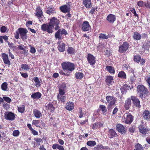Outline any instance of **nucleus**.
Listing matches in <instances>:
<instances>
[{
    "mask_svg": "<svg viewBox=\"0 0 150 150\" xmlns=\"http://www.w3.org/2000/svg\"><path fill=\"white\" fill-rule=\"evenodd\" d=\"M62 68L65 72L67 71L69 75H70L71 72L75 69L74 64L71 62H64L61 64Z\"/></svg>",
    "mask_w": 150,
    "mask_h": 150,
    "instance_id": "f257e3e1",
    "label": "nucleus"
},
{
    "mask_svg": "<svg viewBox=\"0 0 150 150\" xmlns=\"http://www.w3.org/2000/svg\"><path fill=\"white\" fill-rule=\"evenodd\" d=\"M107 102L108 103L107 109L110 112L112 110L116 102L115 98L112 96H108L106 97Z\"/></svg>",
    "mask_w": 150,
    "mask_h": 150,
    "instance_id": "f03ea898",
    "label": "nucleus"
},
{
    "mask_svg": "<svg viewBox=\"0 0 150 150\" xmlns=\"http://www.w3.org/2000/svg\"><path fill=\"white\" fill-rule=\"evenodd\" d=\"M137 92L139 97L141 98H143L144 95H147L149 93L147 89L142 85H139L138 86Z\"/></svg>",
    "mask_w": 150,
    "mask_h": 150,
    "instance_id": "7ed1b4c3",
    "label": "nucleus"
},
{
    "mask_svg": "<svg viewBox=\"0 0 150 150\" xmlns=\"http://www.w3.org/2000/svg\"><path fill=\"white\" fill-rule=\"evenodd\" d=\"M18 30L21 39L23 41H25L27 39V34L28 32V30L26 28H19Z\"/></svg>",
    "mask_w": 150,
    "mask_h": 150,
    "instance_id": "20e7f679",
    "label": "nucleus"
},
{
    "mask_svg": "<svg viewBox=\"0 0 150 150\" xmlns=\"http://www.w3.org/2000/svg\"><path fill=\"white\" fill-rule=\"evenodd\" d=\"M54 27L51 25L49 23L43 24L41 26V29L43 31H47L49 33H52L53 32Z\"/></svg>",
    "mask_w": 150,
    "mask_h": 150,
    "instance_id": "39448f33",
    "label": "nucleus"
},
{
    "mask_svg": "<svg viewBox=\"0 0 150 150\" xmlns=\"http://www.w3.org/2000/svg\"><path fill=\"white\" fill-rule=\"evenodd\" d=\"M59 23L60 21L58 19L56 18L53 17L50 20L49 23L54 27L55 26L54 29L57 30L60 28L59 26Z\"/></svg>",
    "mask_w": 150,
    "mask_h": 150,
    "instance_id": "423d86ee",
    "label": "nucleus"
},
{
    "mask_svg": "<svg viewBox=\"0 0 150 150\" xmlns=\"http://www.w3.org/2000/svg\"><path fill=\"white\" fill-rule=\"evenodd\" d=\"M129 45L127 42H125L119 46L118 51L120 53H125L129 48Z\"/></svg>",
    "mask_w": 150,
    "mask_h": 150,
    "instance_id": "0eeeda50",
    "label": "nucleus"
},
{
    "mask_svg": "<svg viewBox=\"0 0 150 150\" xmlns=\"http://www.w3.org/2000/svg\"><path fill=\"white\" fill-rule=\"evenodd\" d=\"M58 30L55 34V37L57 39L60 40L62 38V36L64 34L66 35L67 33L65 30L63 29L61 30V29Z\"/></svg>",
    "mask_w": 150,
    "mask_h": 150,
    "instance_id": "6e6552de",
    "label": "nucleus"
},
{
    "mask_svg": "<svg viewBox=\"0 0 150 150\" xmlns=\"http://www.w3.org/2000/svg\"><path fill=\"white\" fill-rule=\"evenodd\" d=\"M15 114L11 112H6L4 113L5 119L9 120H13L15 119Z\"/></svg>",
    "mask_w": 150,
    "mask_h": 150,
    "instance_id": "1a4fd4ad",
    "label": "nucleus"
},
{
    "mask_svg": "<svg viewBox=\"0 0 150 150\" xmlns=\"http://www.w3.org/2000/svg\"><path fill=\"white\" fill-rule=\"evenodd\" d=\"M1 56L4 62L5 66L8 65V67L11 64V63L9 59V58L7 54L5 53L1 54Z\"/></svg>",
    "mask_w": 150,
    "mask_h": 150,
    "instance_id": "9d476101",
    "label": "nucleus"
},
{
    "mask_svg": "<svg viewBox=\"0 0 150 150\" xmlns=\"http://www.w3.org/2000/svg\"><path fill=\"white\" fill-rule=\"evenodd\" d=\"M139 132L142 134L145 135L146 134H149L150 130L147 127L142 125H140L139 127Z\"/></svg>",
    "mask_w": 150,
    "mask_h": 150,
    "instance_id": "9b49d317",
    "label": "nucleus"
},
{
    "mask_svg": "<svg viewBox=\"0 0 150 150\" xmlns=\"http://www.w3.org/2000/svg\"><path fill=\"white\" fill-rule=\"evenodd\" d=\"M116 129L121 134H124L126 133V129L123 125L118 124L116 125Z\"/></svg>",
    "mask_w": 150,
    "mask_h": 150,
    "instance_id": "f8f14e48",
    "label": "nucleus"
},
{
    "mask_svg": "<svg viewBox=\"0 0 150 150\" xmlns=\"http://www.w3.org/2000/svg\"><path fill=\"white\" fill-rule=\"evenodd\" d=\"M91 28V26L87 21H83L81 25V30L84 31L89 30Z\"/></svg>",
    "mask_w": 150,
    "mask_h": 150,
    "instance_id": "ddd939ff",
    "label": "nucleus"
},
{
    "mask_svg": "<svg viewBox=\"0 0 150 150\" xmlns=\"http://www.w3.org/2000/svg\"><path fill=\"white\" fill-rule=\"evenodd\" d=\"M124 120L125 122L128 124H131L133 120V117L130 113L127 114Z\"/></svg>",
    "mask_w": 150,
    "mask_h": 150,
    "instance_id": "4468645a",
    "label": "nucleus"
},
{
    "mask_svg": "<svg viewBox=\"0 0 150 150\" xmlns=\"http://www.w3.org/2000/svg\"><path fill=\"white\" fill-rule=\"evenodd\" d=\"M96 58L91 54H88L87 57V59L91 65H93L96 63Z\"/></svg>",
    "mask_w": 150,
    "mask_h": 150,
    "instance_id": "2eb2a0df",
    "label": "nucleus"
},
{
    "mask_svg": "<svg viewBox=\"0 0 150 150\" xmlns=\"http://www.w3.org/2000/svg\"><path fill=\"white\" fill-rule=\"evenodd\" d=\"M35 14L38 18H41L43 16V12L40 6H38L36 8Z\"/></svg>",
    "mask_w": 150,
    "mask_h": 150,
    "instance_id": "dca6fc26",
    "label": "nucleus"
},
{
    "mask_svg": "<svg viewBox=\"0 0 150 150\" xmlns=\"http://www.w3.org/2000/svg\"><path fill=\"white\" fill-rule=\"evenodd\" d=\"M116 19L115 16L112 14H109L106 18L107 21L111 23H113L116 20Z\"/></svg>",
    "mask_w": 150,
    "mask_h": 150,
    "instance_id": "f3484780",
    "label": "nucleus"
},
{
    "mask_svg": "<svg viewBox=\"0 0 150 150\" xmlns=\"http://www.w3.org/2000/svg\"><path fill=\"white\" fill-rule=\"evenodd\" d=\"M60 9L62 12L64 13L69 12L71 10L70 7L66 5H63L60 7Z\"/></svg>",
    "mask_w": 150,
    "mask_h": 150,
    "instance_id": "a211bd4d",
    "label": "nucleus"
},
{
    "mask_svg": "<svg viewBox=\"0 0 150 150\" xmlns=\"http://www.w3.org/2000/svg\"><path fill=\"white\" fill-rule=\"evenodd\" d=\"M108 135L109 137L110 138L117 137L118 136L113 129H111L109 130L108 132Z\"/></svg>",
    "mask_w": 150,
    "mask_h": 150,
    "instance_id": "6ab92c4d",
    "label": "nucleus"
},
{
    "mask_svg": "<svg viewBox=\"0 0 150 150\" xmlns=\"http://www.w3.org/2000/svg\"><path fill=\"white\" fill-rule=\"evenodd\" d=\"M131 99L133 101V104L135 106L138 108L140 107V101L138 99L135 97L132 96Z\"/></svg>",
    "mask_w": 150,
    "mask_h": 150,
    "instance_id": "aec40b11",
    "label": "nucleus"
},
{
    "mask_svg": "<svg viewBox=\"0 0 150 150\" xmlns=\"http://www.w3.org/2000/svg\"><path fill=\"white\" fill-rule=\"evenodd\" d=\"M74 103L71 102H68L66 105L65 109L71 111L74 109Z\"/></svg>",
    "mask_w": 150,
    "mask_h": 150,
    "instance_id": "412c9836",
    "label": "nucleus"
},
{
    "mask_svg": "<svg viewBox=\"0 0 150 150\" xmlns=\"http://www.w3.org/2000/svg\"><path fill=\"white\" fill-rule=\"evenodd\" d=\"M82 3L87 8H89L92 7L91 0H83Z\"/></svg>",
    "mask_w": 150,
    "mask_h": 150,
    "instance_id": "4be33fe9",
    "label": "nucleus"
},
{
    "mask_svg": "<svg viewBox=\"0 0 150 150\" xmlns=\"http://www.w3.org/2000/svg\"><path fill=\"white\" fill-rule=\"evenodd\" d=\"M42 96V94L40 93L39 92H37L33 93L31 96V98L33 99H39Z\"/></svg>",
    "mask_w": 150,
    "mask_h": 150,
    "instance_id": "5701e85b",
    "label": "nucleus"
},
{
    "mask_svg": "<svg viewBox=\"0 0 150 150\" xmlns=\"http://www.w3.org/2000/svg\"><path fill=\"white\" fill-rule=\"evenodd\" d=\"M132 37L134 40H138L141 39L142 36L139 33L137 32L136 31L134 33Z\"/></svg>",
    "mask_w": 150,
    "mask_h": 150,
    "instance_id": "b1692460",
    "label": "nucleus"
},
{
    "mask_svg": "<svg viewBox=\"0 0 150 150\" xmlns=\"http://www.w3.org/2000/svg\"><path fill=\"white\" fill-rule=\"evenodd\" d=\"M105 81L107 85L112 84L114 82V80L112 76H108L106 77Z\"/></svg>",
    "mask_w": 150,
    "mask_h": 150,
    "instance_id": "393cba45",
    "label": "nucleus"
},
{
    "mask_svg": "<svg viewBox=\"0 0 150 150\" xmlns=\"http://www.w3.org/2000/svg\"><path fill=\"white\" fill-rule=\"evenodd\" d=\"M129 86H128L127 84H125L123 86H122L120 89L122 94H126L127 91L129 90Z\"/></svg>",
    "mask_w": 150,
    "mask_h": 150,
    "instance_id": "a878e982",
    "label": "nucleus"
},
{
    "mask_svg": "<svg viewBox=\"0 0 150 150\" xmlns=\"http://www.w3.org/2000/svg\"><path fill=\"white\" fill-rule=\"evenodd\" d=\"M131 99L128 98L125 101V108L126 110H128L131 105Z\"/></svg>",
    "mask_w": 150,
    "mask_h": 150,
    "instance_id": "bb28decb",
    "label": "nucleus"
},
{
    "mask_svg": "<svg viewBox=\"0 0 150 150\" xmlns=\"http://www.w3.org/2000/svg\"><path fill=\"white\" fill-rule=\"evenodd\" d=\"M144 119L148 120L150 119V113L148 110H144L143 114Z\"/></svg>",
    "mask_w": 150,
    "mask_h": 150,
    "instance_id": "cd10ccee",
    "label": "nucleus"
},
{
    "mask_svg": "<svg viewBox=\"0 0 150 150\" xmlns=\"http://www.w3.org/2000/svg\"><path fill=\"white\" fill-rule=\"evenodd\" d=\"M52 148L54 149H57L59 150H64V148L62 146L59 145L57 144H54L52 145Z\"/></svg>",
    "mask_w": 150,
    "mask_h": 150,
    "instance_id": "c85d7f7f",
    "label": "nucleus"
},
{
    "mask_svg": "<svg viewBox=\"0 0 150 150\" xmlns=\"http://www.w3.org/2000/svg\"><path fill=\"white\" fill-rule=\"evenodd\" d=\"M33 113L35 117L38 118L40 117L42 115L40 112L36 109L33 110Z\"/></svg>",
    "mask_w": 150,
    "mask_h": 150,
    "instance_id": "c756f323",
    "label": "nucleus"
},
{
    "mask_svg": "<svg viewBox=\"0 0 150 150\" xmlns=\"http://www.w3.org/2000/svg\"><path fill=\"white\" fill-rule=\"evenodd\" d=\"M65 45L64 43H62L59 44L58 46V49L61 52H63L65 50Z\"/></svg>",
    "mask_w": 150,
    "mask_h": 150,
    "instance_id": "7c9ffc66",
    "label": "nucleus"
},
{
    "mask_svg": "<svg viewBox=\"0 0 150 150\" xmlns=\"http://www.w3.org/2000/svg\"><path fill=\"white\" fill-rule=\"evenodd\" d=\"M99 108L101 109L102 114L104 115H106L107 111V109L106 107L104 105H100L99 106Z\"/></svg>",
    "mask_w": 150,
    "mask_h": 150,
    "instance_id": "2f4dec72",
    "label": "nucleus"
},
{
    "mask_svg": "<svg viewBox=\"0 0 150 150\" xmlns=\"http://www.w3.org/2000/svg\"><path fill=\"white\" fill-rule=\"evenodd\" d=\"M103 125L100 123L97 122L93 124L92 129H96L102 127Z\"/></svg>",
    "mask_w": 150,
    "mask_h": 150,
    "instance_id": "473e14b6",
    "label": "nucleus"
},
{
    "mask_svg": "<svg viewBox=\"0 0 150 150\" xmlns=\"http://www.w3.org/2000/svg\"><path fill=\"white\" fill-rule=\"evenodd\" d=\"M21 67L22 70H23L26 71L28 70L30 68V66L27 64H22Z\"/></svg>",
    "mask_w": 150,
    "mask_h": 150,
    "instance_id": "72a5a7b5",
    "label": "nucleus"
},
{
    "mask_svg": "<svg viewBox=\"0 0 150 150\" xmlns=\"http://www.w3.org/2000/svg\"><path fill=\"white\" fill-rule=\"evenodd\" d=\"M33 80L35 82V86L36 87H38L40 86V82L38 77H34L33 78Z\"/></svg>",
    "mask_w": 150,
    "mask_h": 150,
    "instance_id": "f704fd0d",
    "label": "nucleus"
},
{
    "mask_svg": "<svg viewBox=\"0 0 150 150\" xmlns=\"http://www.w3.org/2000/svg\"><path fill=\"white\" fill-rule=\"evenodd\" d=\"M110 37V35L108 34L106 35L105 34L101 33L99 36V38L103 39H107Z\"/></svg>",
    "mask_w": 150,
    "mask_h": 150,
    "instance_id": "c9c22d12",
    "label": "nucleus"
},
{
    "mask_svg": "<svg viewBox=\"0 0 150 150\" xmlns=\"http://www.w3.org/2000/svg\"><path fill=\"white\" fill-rule=\"evenodd\" d=\"M118 77L122 79H125L126 78V74L124 71H121L119 73Z\"/></svg>",
    "mask_w": 150,
    "mask_h": 150,
    "instance_id": "e433bc0d",
    "label": "nucleus"
},
{
    "mask_svg": "<svg viewBox=\"0 0 150 150\" xmlns=\"http://www.w3.org/2000/svg\"><path fill=\"white\" fill-rule=\"evenodd\" d=\"M57 99L59 101H60L62 103H64L66 100V97L65 96H57Z\"/></svg>",
    "mask_w": 150,
    "mask_h": 150,
    "instance_id": "4c0bfd02",
    "label": "nucleus"
},
{
    "mask_svg": "<svg viewBox=\"0 0 150 150\" xmlns=\"http://www.w3.org/2000/svg\"><path fill=\"white\" fill-rule=\"evenodd\" d=\"M106 69L107 71H109L110 73L112 74H114L115 72V71L114 68L112 67L111 66H107L106 67Z\"/></svg>",
    "mask_w": 150,
    "mask_h": 150,
    "instance_id": "58836bf2",
    "label": "nucleus"
},
{
    "mask_svg": "<svg viewBox=\"0 0 150 150\" xmlns=\"http://www.w3.org/2000/svg\"><path fill=\"white\" fill-rule=\"evenodd\" d=\"M54 8L49 7L48 9L46 10V13L49 15L52 14L54 13Z\"/></svg>",
    "mask_w": 150,
    "mask_h": 150,
    "instance_id": "ea45409f",
    "label": "nucleus"
},
{
    "mask_svg": "<svg viewBox=\"0 0 150 150\" xmlns=\"http://www.w3.org/2000/svg\"><path fill=\"white\" fill-rule=\"evenodd\" d=\"M75 75L76 78L77 79H81L84 76L83 74L81 72H77Z\"/></svg>",
    "mask_w": 150,
    "mask_h": 150,
    "instance_id": "a19ab883",
    "label": "nucleus"
},
{
    "mask_svg": "<svg viewBox=\"0 0 150 150\" xmlns=\"http://www.w3.org/2000/svg\"><path fill=\"white\" fill-rule=\"evenodd\" d=\"M86 144L90 147H92L96 144V142L94 141H89L87 142Z\"/></svg>",
    "mask_w": 150,
    "mask_h": 150,
    "instance_id": "79ce46f5",
    "label": "nucleus"
},
{
    "mask_svg": "<svg viewBox=\"0 0 150 150\" xmlns=\"http://www.w3.org/2000/svg\"><path fill=\"white\" fill-rule=\"evenodd\" d=\"M47 109L49 110L51 112L54 111V108L52 103H49L47 106Z\"/></svg>",
    "mask_w": 150,
    "mask_h": 150,
    "instance_id": "37998d69",
    "label": "nucleus"
},
{
    "mask_svg": "<svg viewBox=\"0 0 150 150\" xmlns=\"http://www.w3.org/2000/svg\"><path fill=\"white\" fill-rule=\"evenodd\" d=\"M141 59V57L139 55H136L134 56V60L136 62L139 63Z\"/></svg>",
    "mask_w": 150,
    "mask_h": 150,
    "instance_id": "c03bdc74",
    "label": "nucleus"
},
{
    "mask_svg": "<svg viewBox=\"0 0 150 150\" xmlns=\"http://www.w3.org/2000/svg\"><path fill=\"white\" fill-rule=\"evenodd\" d=\"M8 83L7 82L3 83L1 85V88L4 91H6L8 88Z\"/></svg>",
    "mask_w": 150,
    "mask_h": 150,
    "instance_id": "a18cd8bd",
    "label": "nucleus"
},
{
    "mask_svg": "<svg viewBox=\"0 0 150 150\" xmlns=\"http://www.w3.org/2000/svg\"><path fill=\"white\" fill-rule=\"evenodd\" d=\"M135 148L134 150H144L143 148L142 145L139 144L135 145Z\"/></svg>",
    "mask_w": 150,
    "mask_h": 150,
    "instance_id": "49530a36",
    "label": "nucleus"
},
{
    "mask_svg": "<svg viewBox=\"0 0 150 150\" xmlns=\"http://www.w3.org/2000/svg\"><path fill=\"white\" fill-rule=\"evenodd\" d=\"M25 110V106L23 105L19 107L18 108V110L19 112L23 113Z\"/></svg>",
    "mask_w": 150,
    "mask_h": 150,
    "instance_id": "de8ad7c7",
    "label": "nucleus"
},
{
    "mask_svg": "<svg viewBox=\"0 0 150 150\" xmlns=\"http://www.w3.org/2000/svg\"><path fill=\"white\" fill-rule=\"evenodd\" d=\"M66 87V86L65 84L64 83H62L59 87V89L65 91Z\"/></svg>",
    "mask_w": 150,
    "mask_h": 150,
    "instance_id": "09e8293b",
    "label": "nucleus"
},
{
    "mask_svg": "<svg viewBox=\"0 0 150 150\" xmlns=\"http://www.w3.org/2000/svg\"><path fill=\"white\" fill-rule=\"evenodd\" d=\"M4 100L6 102L8 103H10L11 101V99L9 97L6 96L3 97Z\"/></svg>",
    "mask_w": 150,
    "mask_h": 150,
    "instance_id": "8fccbe9b",
    "label": "nucleus"
},
{
    "mask_svg": "<svg viewBox=\"0 0 150 150\" xmlns=\"http://www.w3.org/2000/svg\"><path fill=\"white\" fill-rule=\"evenodd\" d=\"M59 73L60 74L63 75L65 76H70L69 74L67 71L65 72L63 69V70H60Z\"/></svg>",
    "mask_w": 150,
    "mask_h": 150,
    "instance_id": "3c124183",
    "label": "nucleus"
},
{
    "mask_svg": "<svg viewBox=\"0 0 150 150\" xmlns=\"http://www.w3.org/2000/svg\"><path fill=\"white\" fill-rule=\"evenodd\" d=\"M79 117L80 118H81L83 117V115L84 114L83 111L82 110V108H79Z\"/></svg>",
    "mask_w": 150,
    "mask_h": 150,
    "instance_id": "603ef678",
    "label": "nucleus"
},
{
    "mask_svg": "<svg viewBox=\"0 0 150 150\" xmlns=\"http://www.w3.org/2000/svg\"><path fill=\"white\" fill-rule=\"evenodd\" d=\"M7 29L5 26H2L0 28V31L1 33H5L6 32Z\"/></svg>",
    "mask_w": 150,
    "mask_h": 150,
    "instance_id": "864d4df0",
    "label": "nucleus"
},
{
    "mask_svg": "<svg viewBox=\"0 0 150 150\" xmlns=\"http://www.w3.org/2000/svg\"><path fill=\"white\" fill-rule=\"evenodd\" d=\"M20 132L18 130H14L13 133V135L14 137H17L19 135Z\"/></svg>",
    "mask_w": 150,
    "mask_h": 150,
    "instance_id": "5fc2aeb1",
    "label": "nucleus"
},
{
    "mask_svg": "<svg viewBox=\"0 0 150 150\" xmlns=\"http://www.w3.org/2000/svg\"><path fill=\"white\" fill-rule=\"evenodd\" d=\"M67 52L69 54H72L74 52V50L72 47H69L67 49Z\"/></svg>",
    "mask_w": 150,
    "mask_h": 150,
    "instance_id": "6e6d98bb",
    "label": "nucleus"
},
{
    "mask_svg": "<svg viewBox=\"0 0 150 150\" xmlns=\"http://www.w3.org/2000/svg\"><path fill=\"white\" fill-rule=\"evenodd\" d=\"M135 127L131 126L129 127V131L131 133H133L135 131Z\"/></svg>",
    "mask_w": 150,
    "mask_h": 150,
    "instance_id": "4d7b16f0",
    "label": "nucleus"
},
{
    "mask_svg": "<svg viewBox=\"0 0 150 150\" xmlns=\"http://www.w3.org/2000/svg\"><path fill=\"white\" fill-rule=\"evenodd\" d=\"M65 91L59 89V94L57 96H63L65 93Z\"/></svg>",
    "mask_w": 150,
    "mask_h": 150,
    "instance_id": "13d9d810",
    "label": "nucleus"
},
{
    "mask_svg": "<svg viewBox=\"0 0 150 150\" xmlns=\"http://www.w3.org/2000/svg\"><path fill=\"white\" fill-rule=\"evenodd\" d=\"M9 104L6 103L4 102L3 103V107L5 109H6L8 108L9 107Z\"/></svg>",
    "mask_w": 150,
    "mask_h": 150,
    "instance_id": "bf43d9fd",
    "label": "nucleus"
},
{
    "mask_svg": "<svg viewBox=\"0 0 150 150\" xmlns=\"http://www.w3.org/2000/svg\"><path fill=\"white\" fill-rule=\"evenodd\" d=\"M39 120H33V121L32 123L36 127H40V126H38V125L39 123Z\"/></svg>",
    "mask_w": 150,
    "mask_h": 150,
    "instance_id": "052dcab7",
    "label": "nucleus"
},
{
    "mask_svg": "<svg viewBox=\"0 0 150 150\" xmlns=\"http://www.w3.org/2000/svg\"><path fill=\"white\" fill-rule=\"evenodd\" d=\"M144 3L142 1H139L137 2V5L140 7H142L143 6Z\"/></svg>",
    "mask_w": 150,
    "mask_h": 150,
    "instance_id": "680f3d73",
    "label": "nucleus"
},
{
    "mask_svg": "<svg viewBox=\"0 0 150 150\" xmlns=\"http://www.w3.org/2000/svg\"><path fill=\"white\" fill-rule=\"evenodd\" d=\"M144 6L147 8H150V2L148 1L145 2Z\"/></svg>",
    "mask_w": 150,
    "mask_h": 150,
    "instance_id": "e2e57ef3",
    "label": "nucleus"
},
{
    "mask_svg": "<svg viewBox=\"0 0 150 150\" xmlns=\"http://www.w3.org/2000/svg\"><path fill=\"white\" fill-rule=\"evenodd\" d=\"M132 13L134 14L135 16H138V15L136 13V11L134 8H132L130 10Z\"/></svg>",
    "mask_w": 150,
    "mask_h": 150,
    "instance_id": "0e129e2a",
    "label": "nucleus"
},
{
    "mask_svg": "<svg viewBox=\"0 0 150 150\" xmlns=\"http://www.w3.org/2000/svg\"><path fill=\"white\" fill-rule=\"evenodd\" d=\"M36 50L34 47L31 46L30 52L32 54H34L36 52Z\"/></svg>",
    "mask_w": 150,
    "mask_h": 150,
    "instance_id": "69168bd1",
    "label": "nucleus"
},
{
    "mask_svg": "<svg viewBox=\"0 0 150 150\" xmlns=\"http://www.w3.org/2000/svg\"><path fill=\"white\" fill-rule=\"evenodd\" d=\"M20 74L21 76L25 78H26L28 77V75L27 73H23L21 72Z\"/></svg>",
    "mask_w": 150,
    "mask_h": 150,
    "instance_id": "338daca9",
    "label": "nucleus"
},
{
    "mask_svg": "<svg viewBox=\"0 0 150 150\" xmlns=\"http://www.w3.org/2000/svg\"><path fill=\"white\" fill-rule=\"evenodd\" d=\"M8 54L9 57H10L12 59H14V56L10 52L11 51L10 49H8Z\"/></svg>",
    "mask_w": 150,
    "mask_h": 150,
    "instance_id": "774afa93",
    "label": "nucleus"
}]
</instances>
